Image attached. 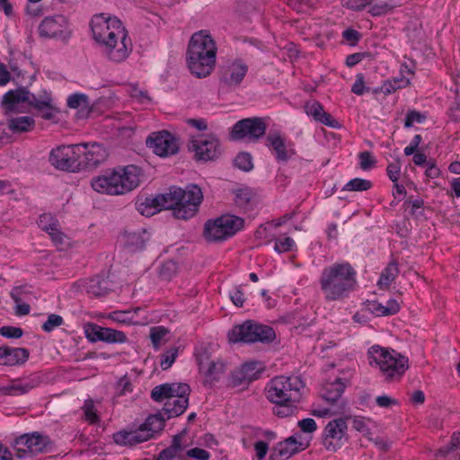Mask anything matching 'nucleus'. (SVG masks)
<instances>
[{
	"mask_svg": "<svg viewBox=\"0 0 460 460\" xmlns=\"http://www.w3.org/2000/svg\"><path fill=\"white\" fill-rule=\"evenodd\" d=\"M370 88L365 86V78L362 74H358L356 81L351 87V92L357 95H362L366 92H369Z\"/></svg>",
	"mask_w": 460,
	"mask_h": 460,
	"instance_id": "obj_54",
	"label": "nucleus"
},
{
	"mask_svg": "<svg viewBox=\"0 0 460 460\" xmlns=\"http://www.w3.org/2000/svg\"><path fill=\"white\" fill-rule=\"evenodd\" d=\"M186 455L198 460H208L210 456L207 450L199 447H194L188 450Z\"/></svg>",
	"mask_w": 460,
	"mask_h": 460,
	"instance_id": "obj_60",
	"label": "nucleus"
},
{
	"mask_svg": "<svg viewBox=\"0 0 460 460\" xmlns=\"http://www.w3.org/2000/svg\"><path fill=\"white\" fill-rule=\"evenodd\" d=\"M344 388L345 384L340 377H336L332 382H326L322 386L321 396L331 403V407L333 408L332 415L341 414L345 411L346 403L341 398Z\"/></svg>",
	"mask_w": 460,
	"mask_h": 460,
	"instance_id": "obj_19",
	"label": "nucleus"
},
{
	"mask_svg": "<svg viewBox=\"0 0 460 460\" xmlns=\"http://www.w3.org/2000/svg\"><path fill=\"white\" fill-rule=\"evenodd\" d=\"M93 37L101 53L109 61L121 63L133 50V43L121 21L115 16L98 13L91 21Z\"/></svg>",
	"mask_w": 460,
	"mask_h": 460,
	"instance_id": "obj_1",
	"label": "nucleus"
},
{
	"mask_svg": "<svg viewBox=\"0 0 460 460\" xmlns=\"http://www.w3.org/2000/svg\"><path fill=\"white\" fill-rule=\"evenodd\" d=\"M178 355V349L172 348L166 353L161 356V367L163 370H166L172 367V363L175 361V358Z\"/></svg>",
	"mask_w": 460,
	"mask_h": 460,
	"instance_id": "obj_48",
	"label": "nucleus"
},
{
	"mask_svg": "<svg viewBox=\"0 0 460 460\" xmlns=\"http://www.w3.org/2000/svg\"><path fill=\"white\" fill-rule=\"evenodd\" d=\"M240 367L244 372V374H249L247 375V377L251 382L257 379L260 376L261 368L256 362L245 363Z\"/></svg>",
	"mask_w": 460,
	"mask_h": 460,
	"instance_id": "obj_50",
	"label": "nucleus"
},
{
	"mask_svg": "<svg viewBox=\"0 0 460 460\" xmlns=\"http://www.w3.org/2000/svg\"><path fill=\"white\" fill-rule=\"evenodd\" d=\"M243 223L242 217L233 215L222 216L205 224L204 236L212 242L226 240L241 230L243 227Z\"/></svg>",
	"mask_w": 460,
	"mask_h": 460,
	"instance_id": "obj_12",
	"label": "nucleus"
},
{
	"mask_svg": "<svg viewBox=\"0 0 460 460\" xmlns=\"http://www.w3.org/2000/svg\"><path fill=\"white\" fill-rule=\"evenodd\" d=\"M82 151L77 144L58 146L50 152L49 161L56 169L76 172L82 169Z\"/></svg>",
	"mask_w": 460,
	"mask_h": 460,
	"instance_id": "obj_13",
	"label": "nucleus"
},
{
	"mask_svg": "<svg viewBox=\"0 0 460 460\" xmlns=\"http://www.w3.org/2000/svg\"><path fill=\"white\" fill-rule=\"evenodd\" d=\"M372 187V182L368 180L355 178L350 180L343 188L348 191H365Z\"/></svg>",
	"mask_w": 460,
	"mask_h": 460,
	"instance_id": "obj_40",
	"label": "nucleus"
},
{
	"mask_svg": "<svg viewBox=\"0 0 460 460\" xmlns=\"http://www.w3.org/2000/svg\"><path fill=\"white\" fill-rule=\"evenodd\" d=\"M356 270L349 262L325 267L319 279L324 298L327 301H337L348 296L356 286Z\"/></svg>",
	"mask_w": 460,
	"mask_h": 460,
	"instance_id": "obj_3",
	"label": "nucleus"
},
{
	"mask_svg": "<svg viewBox=\"0 0 460 460\" xmlns=\"http://www.w3.org/2000/svg\"><path fill=\"white\" fill-rule=\"evenodd\" d=\"M49 438L39 432L23 434L15 438L13 448L16 456L24 458L27 454H38L42 452L49 444Z\"/></svg>",
	"mask_w": 460,
	"mask_h": 460,
	"instance_id": "obj_17",
	"label": "nucleus"
},
{
	"mask_svg": "<svg viewBox=\"0 0 460 460\" xmlns=\"http://www.w3.org/2000/svg\"><path fill=\"white\" fill-rule=\"evenodd\" d=\"M87 292L94 296H102L109 290L108 281L99 277L89 280L86 287Z\"/></svg>",
	"mask_w": 460,
	"mask_h": 460,
	"instance_id": "obj_36",
	"label": "nucleus"
},
{
	"mask_svg": "<svg viewBox=\"0 0 460 460\" xmlns=\"http://www.w3.org/2000/svg\"><path fill=\"white\" fill-rule=\"evenodd\" d=\"M217 47L206 31L195 32L189 42L187 64L192 75L198 78L207 77L216 65Z\"/></svg>",
	"mask_w": 460,
	"mask_h": 460,
	"instance_id": "obj_2",
	"label": "nucleus"
},
{
	"mask_svg": "<svg viewBox=\"0 0 460 460\" xmlns=\"http://www.w3.org/2000/svg\"><path fill=\"white\" fill-rule=\"evenodd\" d=\"M376 402L381 408H390L393 405L398 404L397 400H395L386 394L377 396L376 399Z\"/></svg>",
	"mask_w": 460,
	"mask_h": 460,
	"instance_id": "obj_62",
	"label": "nucleus"
},
{
	"mask_svg": "<svg viewBox=\"0 0 460 460\" xmlns=\"http://www.w3.org/2000/svg\"><path fill=\"white\" fill-rule=\"evenodd\" d=\"M146 144L159 156L172 155L179 150L177 138L166 130L152 133L146 138Z\"/></svg>",
	"mask_w": 460,
	"mask_h": 460,
	"instance_id": "obj_18",
	"label": "nucleus"
},
{
	"mask_svg": "<svg viewBox=\"0 0 460 460\" xmlns=\"http://www.w3.org/2000/svg\"><path fill=\"white\" fill-rule=\"evenodd\" d=\"M348 425L346 419L339 418L331 420L324 429L323 444L326 450L336 452L347 442Z\"/></svg>",
	"mask_w": 460,
	"mask_h": 460,
	"instance_id": "obj_15",
	"label": "nucleus"
},
{
	"mask_svg": "<svg viewBox=\"0 0 460 460\" xmlns=\"http://www.w3.org/2000/svg\"><path fill=\"white\" fill-rule=\"evenodd\" d=\"M64 323L62 316L55 314L49 315L47 321L42 324V329L46 332H52L55 328L61 326Z\"/></svg>",
	"mask_w": 460,
	"mask_h": 460,
	"instance_id": "obj_46",
	"label": "nucleus"
},
{
	"mask_svg": "<svg viewBox=\"0 0 460 460\" xmlns=\"http://www.w3.org/2000/svg\"><path fill=\"white\" fill-rule=\"evenodd\" d=\"M83 410L85 420L90 423H94L98 420V417L94 411V404L93 400H86L83 406Z\"/></svg>",
	"mask_w": 460,
	"mask_h": 460,
	"instance_id": "obj_52",
	"label": "nucleus"
},
{
	"mask_svg": "<svg viewBox=\"0 0 460 460\" xmlns=\"http://www.w3.org/2000/svg\"><path fill=\"white\" fill-rule=\"evenodd\" d=\"M196 359L199 365L200 374L205 371L208 366L214 364L217 359L212 358L209 349L207 347H200L196 352Z\"/></svg>",
	"mask_w": 460,
	"mask_h": 460,
	"instance_id": "obj_38",
	"label": "nucleus"
},
{
	"mask_svg": "<svg viewBox=\"0 0 460 460\" xmlns=\"http://www.w3.org/2000/svg\"><path fill=\"white\" fill-rule=\"evenodd\" d=\"M49 93L43 92L41 95L36 97L26 88H17L8 91L2 99L1 104L5 115L22 112L25 103L34 107L38 111H43L49 105Z\"/></svg>",
	"mask_w": 460,
	"mask_h": 460,
	"instance_id": "obj_10",
	"label": "nucleus"
},
{
	"mask_svg": "<svg viewBox=\"0 0 460 460\" xmlns=\"http://www.w3.org/2000/svg\"><path fill=\"white\" fill-rule=\"evenodd\" d=\"M398 274L399 269L397 263L395 261L390 262L381 273L377 282L378 287L381 289L388 288Z\"/></svg>",
	"mask_w": 460,
	"mask_h": 460,
	"instance_id": "obj_34",
	"label": "nucleus"
},
{
	"mask_svg": "<svg viewBox=\"0 0 460 460\" xmlns=\"http://www.w3.org/2000/svg\"><path fill=\"white\" fill-rule=\"evenodd\" d=\"M203 200L201 189L189 185L186 189L171 187L169 192L158 195V202L164 209L172 210L174 217L187 220L194 217Z\"/></svg>",
	"mask_w": 460,
	"mask_h": 460,
	"instance_id": "obj_4",
	"label": "nucleus"
},
{
	"mask_svg": "<svg viewBox=\"0 0 460 460\" xmlns=\"http://www.w3.org/2000/svg\"><path fill=\"white\" fill-rule=\"evenodd\" d=\"M177 264L172 261H165L160 269L159 275L164 280H170L177 272Z\"/></svg>",
	"mask_w": 460,
	"mask_h": 460,
	"instance_id": "obj_45",
	"label": "nucleus"
},
{
	"mask_svg": "<svg viewBox=\"0 0 460 460\" xmlns=\"http://www.w3.org/2000/svg\"><path fill=\"white\" fill-rule=\"evenodd\" d=\"M400 83H403L406 85L409 84V80H394L393 83L385 82L381 87V92L385 94H390L402 87Z\"/></svg>",
	"mask_w": 460,
	"mask_h": 460,
	"instance_id": "obj_57",
	"label": "nucleus"
},
{
	"mask_svg": "<svg viewBox=\"0 0 460 460\" xmlns=\"http://www.w3.org/2000/svg\"><path fill=\"white\" fill-rule=\"evenodd\" d=\"M67 106L71 109H81L82 111H90L89 98L84 93H74L67 98Z\"/></svg>",
	"mask_w": 460,
	"mask_h": 460,
	"instance_id": "obj_37",
	"label": "nucleus"
},
{
	"mask_svg": "<svg viewBox=\"0 0 460 460\" xmlns=\"http://www.w3.org/2000/svg\"><path fill=\"white\" fill-rule=\"evenodd\" d=\"M247 375L248 374H244L241 367L234 369L231 372L229 385L232 387H237L250 384L251 381L247 377Z\"/></svg>",
	"mask_w": 460,
	"mask_h": 460,
	"instance_id": "obj_43",
	"label": "nucleus"
},
{
	"mask_svg": "<svg viewBox=\"0 0 460 460\" xmlns=\"http://www.w3.org/2000/svg\"><path fill=\"white\" fill-rule=\"evenodd\" d=\"M77 146H83L81 164L82 169L88 167H95L103 162L107 157L105 148L98 143H81Z\"/></svg>",
	"mask_w": 460,
	"mask_h": 460,
	"instance_id": "obj_24",
	"label": "nucleus"
},
{
	"mask_svg": "<svg viewBox=\"0 0 460 460\" xmlns=\"http://www.w3.org/2000/svg\"><path fill=\"white\" fill-rule=\"evenodd\" d=\"M109 319L124 324H136L137 322L134 321V314L130 310L127 311H114L111 313L108 316Z\"/></svg>",
	"mask_w": 460,
	"mask_h": 460,
	"instance_id": "obj_41",
	"label": "nucleus"
},
{
	"mask_svg": "<svg viewBox=\"0 0 460 460\" xmlns=\"http://www.w3.org/2000/svg\"><path fill=\"white\" fill-rule=\"evenodd\" d=\"M275 406L273 407V413L280 418L288 417L295 413L296 411V403L291 402H274Z\"/></svg>",
	"mask_w": 460,
	"mask_h": 460,
	"instance_id": "obj_39",
	"label": "nucleus"
},
{
	"mask_svg": "<svg viewBox=\"0 0 460 460\" xmlns=\"http://www.w3.org/2000/svg\"><path fill=\"white\" fill-rule=\"evenodd\" d=\"M298 427L305 433H312L316 430L317 425L314 419L305 418L298 421Z\"/></svg>",
	"mask_w": 460,
	"mask_h": 460,
	"instance_id": "obj_58",
	"label": "nucleus"
},
{
	"mask_svg": "<svg viewBox=\"0 0 460 460\" xmlns=\"http://www.w3.org/2000/svg\"><path fill=\"white\" fill-rule=\"evenodd\" d=\"M67 29V20L63 15L46 17L39 26L40 35L43 38L64 37Z\"/></svg>",
	"mask_w": 460,
	"mask_h": 460,
	"instance_id": "obj_23",
	"label": "nucleus"
},
{
	"mask_svg": "<svg viewBox=\"0 0 460 460\" xmlns=\"http://www.w3.org/2000/svg\"><path fill=\"white\" fill-rule=\"evenodd\" d=\"M226 372V364L221 359L208 366L201 374L204 376V385L212 387L220 381Z\"/></svg>",
	"mask_w": 460,
	"mask_h": 460,
	"instance_id": "obj_31",
	"label": "nucleus"
},
{
	"mask_svg": "<svg viewBox=\"0 0 460 460\" xmlns=\"http://www.w3.org/2000/svg\"><path fill=\"white\" fill-rule=\"evenodd\" d=\"M387 175L393 182H396L401 172V165L399 161L390 164L386 168Z\"/></svg>",
	"mask_w": 460,
	"mask_h": 460,
	"instance_id": "obj_59",
	"label": "nucleus"
},
{
	"mask_svg": "<svg viewBox=\"0 0 460 460\" xmlns=\"http://www.w3.org/2000/svg\"><path fill=\"white\" fill-rule=\"evenodd\" d=\"M276 338L274 330L268 326L257 323L253 321H246L234 327L228 333L230 342L270 343Z\"/></svg>",
	"mask_w": 460,
	"mask_h": 460,
	"instance_id": "obj_11",
	"label": "nucleus"
},
{
	"mask_svg": "<svg viewBox=\"0 0 460 460\" xmlns=\"http://www.w3.org/2000/svg\"><path fill=\"white\" fill-rule=\"evenodd\" d=\"M301 446L302 444L294 437H290L273 447L270 460H287L299 452Z\"/></svg>",
	"mask_w": 460,
	"mask_h": 460,
	"instance_id": "obj_27",
	"label": "nucleus"
},
{
	"mask_svg": "<svg viewBox=\"0 0 460 460\" xmlns=\"http://www.w3.org/2000/svg\"><path fill=\"white\" fill-rule=\"evenodd\" d=\"M305 111L308 116L313 117L315 121L325 126L332 128H339L341 127L340 123L330 113L326 112L323 106L317 101L306 102Z\"/></svg>",
	"mask_w": 460,
	"mask_h": 460,
	"instance_id": "obj_26",
	"label": "nucleus"
},
{
	"mask_svg": "<svg viewBox=\"0 0 460 460\" xmlns=\"http://www.w3.org/2000/svg\"><path fill=\"white\" fill-rule=\"evenodd\" d=\"M248 71V66L241 60L228 63L222 68L220 81L228 87H238Z\"/></svg>",
	"mask_w": 460,
	"mask_h": 460,
	"instance_id": "obj_22",
	"label": "nucleus"
},
{
	"mask_svg": "<svg viewBox=\"0 0 460 460\" xmlns=\"http://www.w3.org/2000/svg\"><path fill=\"white\" fill-rule=\"evenodd\" d=\"M169 331L164 326H155L150 330V339L155 349L160 348L162 342L165 341L164 338Z\"/></svg>",
	"mask_w": 460,
	"mask_h": 460,
	"instance_id": "obj_42",
	"label": "nucleus"
},
{
	"mask_svg": "<svg viewBox=\"0 0 460 460\" xmlns=\"http://www.w3.org/2000/svg\"><path fill=\"white\" fill-rule=\"evenodd\" d=\"M29 350L24 348L3 347L0 354V364L5 366L21 365L29 358Z\"/></svg>",
	"mask_w": 460,
	"mask_h": 460,
	"instance_id": "obj_28",
	"label": "nucleus"
},
{
	"mask_svg": "<svg viewBox=\"0 0 460 460\" xmlns=\"http://www.w3.org/2000/svg\"><path fill=\"white\" fill-rule=\"evenodd\" d=\"M142 177V169L129 164L93 179L92 187L101 193L122 195L136 189L140 184Z\"/></svg>",
	"mask_w": 460,
	"mask_h": 460,
	"instance_id": "obj_5",
	"label": "nucleus"
},
{
	"mask_svg": "<svg viewBox=\"0 0 460 460\" xmlns=\"http://www.w3.org/2000/svg\"><path fill=\"white\" fill-rule=\"evenodd\" d=\"M40 384L39 378H31L27 380H15L10 385L1 386L0 392L5 395H22Z\"/></svg>",
	"mask_w": 460,
	"mask_h": 460,
	"instance_id": "obj_30",
	"label": "nucleus"
},
{
	"mask_svg": "<svg viewBox=\"0 0 460 460\" xmlns=\"http://www.w3.org/2000/svg\"><path fill=\"white\" fill-rule=\"evenodd\" d=\"M10 295L15 303H20L24 299V296L28 295V291L24 287H15L12 289Z\"/></svg>",
	"mask_w": 460,
	"mask_h": 460,
	"instance_id": "obj_64",
	"label": "nucleus"
},
{
	"mask_svg": "<svg viewBox=\"0 0 460 460\" xmlns=\"http://www.w3.org/2000/svg\"><path fill=\"white\" fill-rule=\"evenodd\" d=\"M255 194L250 188H241L234 191L235 204L243 209H249L255 203Z\"/></svg>",
	"mask_w": 460,
	"mask_h": 460,
	"instance_id": "obj_33",
	"label": "nucleus"
},
{
	"mask_svg": "<svg viewBox=\"0 0 460 460\" xmlns=\"http://www.w3.org/2000/svg\"><path fill=\"white\" fill-rule=\"evenodd\" d=\"M267 141L275 151L276 159L279 162H287L296 154L294 144L287 142L279 132L270 133L267 137Z\"/></svg>",
	"mask_w": 460,
	"mask_h": 460,
	"instance_id": "obj_25",
	"label": "nucleus"
},
{
	"mask_svg": "<svg viewBox=\"0 0 460 460\" xmlns=\"http://www.w3.org/2000/svg\"><path fill=\"white\" fill-rule=\"evenodd\" d=\"M189 150L198 161L216 160L221 155L220 142L213 134L200 135L190 140Z\"/></svg>",
	"mask_w": 460,
	"mask_h": 460,
	"instance_id": "obj_14",
	"label": "nucleus"
},
{
	"mask_svg": "<svg viewBox=\"0 0 460 460\" xmlns=\"http://www.w3.org/2000/svg\"><path fill=\"white\" fill-rule=\"evenodd\" d=\"M425 175L430 179H436L440 175V170L434 160H429L426 164Z\"/></svg>",
	"mask_w": 460,
	"mask_h": 460,
	"instance_id": "obj_61",
	"label": "nucleus"
},
{
	"mask_svg": "<svg viewBox=\"0 0 460 460\" xmlns=\"http://www.w3.org/2000/svg\"><path fill=\"white\" fill-rule=\"evenodd\" d=\"M295 241L291 237H285L284 239H276L274 250L278 253H283L293 250Z\"/></svg>",
	"mask_w": 460,
	"mask_h": 460,
	"instance_id": "obj_47",
	"label": "nucleus"
},
{
	"mask_svg": "<svg viewBox=\"0 0 460 460\" xmlns=\"http://www.w3.org/2000/svg\"><path fill=\"white\" fill-rule=\"evenodd\" d=\"M360 168L362 170H369L376 164V160L368 151L359 153Z\"/></svg>",
	"mask_w": 460,
	"mask_h": 460,
	"instance_id": "obj_53",
	"label": "nucleus"
},
{
	"mask_svg": "<svg viewBox=\"0 0 460 460\" xmlns=\"http://www.w3.org/2000/svg\"><path fill=\"white\" fill-rule=\"evenodd\" d=\"M0 334L6 338L18 339L22 336L23 332L19 327L3 326L0 328Z\"/></svg>",
	"mask_w": 460,
	"mask_h": 460,
	"instance_id": "obj_55",
	"label": "nucleus"
},
{
	"mask_svg": "<svg viewBox=\"0 0 460 460\" xmlns=\"http://www.w3.org/2000/svg\"><path fill=\"white\" fill-rule=\"evenodd\" d=\"M266 128L267 126L262 118L243 119L234 124L231 137L234 140L248 137L252 141H256L264 136Z\"/></svg>",
	"mask_w": 460,
	"mask_h": 460,
	"instance_id": "obj_16",
	"label": "nucleus"
},
{
	"mask_svg": "<svg viewBox=\"0 0 460 460\" xmlns=\"http://www.w3.org/2000/svg\"><path fill=\"white\" fill-rule=\"evenodd\" d=\"M190 387L184 383H166L157 385L151 391V398L157 402H164L162 409L166 419L181 415L189 405Z\"/></svg>",
	"mask_w": 460,
	"mask_h": 460,
	"instance_id": "obj_6",
	"label": "nucleus"
},
{
	"mask_svg": "<svg viewBox=\"0 0 460 460\" xmlns=\"http://www.w3.org/2000/svg\"><path fill=\"white\" fill-rule=\"evenodd\" d=\"M148 239V234L145 229H139L137 231L125 230L120 236L123 244L131 252L143 249Z\"/></svg>",
	"mask_w": 460,
	"mask_h": 460,
	"instance_id": "obj_29",
	"label": "nucleus"
},
{
	"mask_svg": "<svg viewBox=\"0 0 460 460\" xmlns=\"http://www.w3.org/2000/svg\"><path fill=\"white\" fill-rule=\"evenodd\" d=\"M166 416L161 410L159 412L150 415L138 429L131 431H119L113 435L116 444L122 446H135L147 441L155 433L164 428Z\"/></svg>",
	"mask_w": 460,
	"mask_h": 460,
	"instance_id": "obj_9",
	"label": "nucleus"
},
{
	"mask_svg": "<svg viewBox=\"0 0 460 460\" xmlns=\"http://www.w3.org/2000/svg\"><path fill=\"white\" fill-rule=\"evenodd\" d=\"M129 94L131 98L141 104H149L151 102V98L147 94V92L139 89L137 86H132Z\"/></svg>",
	"mask_w": 460,
	"mask_h": 460,
	"instance_id": "obj_49",
	"label": "nucleus"
},
{
	"mask_svg": "<svg viewBox=\"0 0 460 460\" xmlns=\"http://www.w3.org/2000/svg\"><path fill=\"white\" fill-rule=\"evenodd\" d=\"M84 332L86 338L93 342L124 343L127 341V335L123 332L101 327L96 323H87L84 326Z\"/></svg>",
	"mask_w": 460,
	"mask_h": 460,
	"instance_id": "obj_20",
	"label": "nucleus"
},
{
	"mask_svg": "<svg viewBox=\"0 0 460 460\" xmlns=\"http://www.w3.org/2000/svg\"><path fill=\"white\" fill-rule=\"evenodd\" d=\"M158 196L154 199L146 198L144 201L137 203V210L144 216L149 217L156 212L164 209L157 201Z\"/></svg>",
	"mask_w": 460,
	"mask_h": 460,
	"instance_id": "obj_35",
	"label": "nucleus"
},
{
	"mask_svg": "<svg viewBox=\"0 0 460 460\" xmlns=\"http://www.w3.org/2000/svg\"><path fill=\"white\" fill-rule=\"evenodd\" d=\"M234 163L237 168L244 172H249L253 167L252 159L249 153H240L235 156Z\"/></svg>",
	"mask_w": 460,
	"mask_h": 460,
	"instance_id": "obj_44",
	"label": "nucleus"
},
{
	"mask_svg": "<svg viewBox=\"0 0 460 460\" xmlns=\"http://www.w3.org/2000/svg\"><path fill=\"white\" fill-rule=\"evenodd\" d=\"M369 363H375L386 382H394L400 379L408 369V358L396 353L381 348L373 346L368 351Z\"/></svg>",
	"mask_w": 460,
	"mask_h": 460,
	"instance_id": "obj_7",
	"label": "nucleus"
},
{
	"mask_svg": "<svg viewBox=\"0 0 460 460\" xmlns=\"http://www.w3.org/2000/svg\"><path fill=\"white\" fill-rule=\"evenodd\" d=\"M425 120V116L417 111H411L407 113L404 127L411 128L414 122L421 123Z\"/></svg>",
	"mask_w": 460,
	"mask_h": 460,
	"instance_id": "obj_56",
	"label": "nucleus"
},
{
	"mask_svg": "<svg viewBox=\"0 0 460 460\" xmlns=\"http://www.w3.org/2000/svg\"><path fill=\"white\" fill-rule=\"evenodd\" d=\"M305 387V382L298 376H275L266 387V395L271 402H299Z\"/></svg>",
	"mask_w": 460,
	"mask_h": 460,
	"instance_id": "obj_8",
	"label": "nucleus"
},
{
	"mask_svg": "<svg viewBox=\"0 0 460 460\" xmlns=\"http://www.w3.org/2000/svg\"><path fill=\"white\" fill-rule=\"evenodd\" d=\"M181 434L174 436L172 445L167 447L168 449H172V452L178 457L181 456V453L183 451L184 447L181 445Z\"/></svg>",
	"mask_w": 460,
	"mask_h": 460,
	"instance_id": "obj_63",
	"label": "nucleus"
},
{
	"mask_svg": "<svg viewBox=\"0 0 460 460\" xmlns=\"http://www.w3.org/2000/svg\"><path fill=\"white\" fill-rule=\"evenodd\" d=\"M7 127L13 133H25L34 128L35 120L30 116L11 118L7 120Z\"/></svg>",
	"mask_w": 460,
	"mask_h": 460,
	"instance_id": "obj_32",
	"label": "nucleus"
},
{
	"mask_svg": "<svg viewBox=\"0 0 460 460\" xmlns=\"http://www.w3.org/2000/svg\"><path fill=\"white\" fill-rule=\"evenodd\" d=\"M38 224L42 230L49 232L50 230H56L58 221L49 214H43L40 217Z\"/></svg>",
	"mask_w": 460,
	"mask_h": 460,
	"instance_id": "obj_51",
	"label": "nucleus"
},
{
	"mask_svg": "<svg viewBox=\"0 0 460 460\" xmlns=\"http://www.w3.org/2000/svg\"><path fill=\"white\" fill-rule=\"evenodd\" d=\"M349 9L358 11L371 5L369 13L374 16L385 14L399 4L400 0H343Z\"/></svg>",
	"mask_w": 460,
	"mask_h": 460,
	"instance_id": "obj_21",
	"label": "nucleus"
}]
</instances>
